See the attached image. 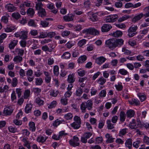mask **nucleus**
<instances>
[{
    "instance_id": "nucleus-17",
    "label": "nucleus",
    "mask_w": 149,
    "mask_h": 149,
    "mask_svg": "<svg viewBox=\"0 0 149 149\" xmlns=\"http://www.w3.org/2000/svg\"><path fill=\"white\" fill-rule=\"evenodd\" d=\"M74 74H70L68 76V81L70 83H73L75 81Z\"/></svg>"
},
{
    "instance_id": "nucleus-15",
    "label": "nucleus",
    "mask_w": 149,
    "mask_h": 149,
    "mask_svg": "<svg viewBox=\"0 0 149 149\" xmlns=\"http://www.w3.org/2000/svg\"><path fill=\"white\" fill-rule=\"evenodd\" d=\"M144 16V14L142 13L140 14L135 16L132 19V21L135 23L140 20Z\"/></svg>"
},
{
    "instance_id": "nucleus-28",
    "label": "nucleus",
    "mask_w": 149,
    "mask_h": 149,
    "mask_svg": "<svg viewBox=\"0 0 149 149\" xmlns=\"http://www.w3.org/2000/svg\"><path fill=\"white\" fill-rule=\"evenodd\" d=\"M15 29V26L11 25H8L6 27L5 29V32H9L12 31Z\"/></svg>"
},
{
    "instance_id": "nucleus-47",
    "label": "nucleus",
    "mask_w": 149,
    "mask_h": 149,
    "mask_svg": "<svg viewBox=\"0 0 149 149\" xmlns=\"http://www.w3.org/2000/svg\"><path fill=\"white\" fill-rule=\"evenodd\" d=\"M47 32L41 31L39 33L38 38H44L47 37Z\"/></svg>"
},
{
    "instance_id": "nucleus-31",
    "label": "nucleus",
    "mask_w": 149,
    "mask_h": 149,
    "mask_svg": "<svg viewBox=\"0 0 149 149\" xmlns=\"http://www.w3.org/2000/svg\"><path fill=\"white\" fill-rule=\"evenodd\" d=\"M106 80L103 77L99 78L97 80V83L100 86L103 85L106 82Z\"/></svg>"
},
{
    "instance_id": "nucleus-55",
    "label": "nucleus",
    "mask_w": 149,
    "mask_h": 149,
    "mask_svg": "<svg viewBox=\"0 0 149 149\" xmlns=\"http://www.w3.org/2000/svg\"><path fill=\"white\" fill-rule=\"evenodd\" d=\"M73 120L74 122L80 124H81V119L79 117L77 116H75L73 118Z\"/></svg>"
},
{
    "instance_id": "nucleus-29",
    "label": "nucleus",
    "mask_w": 149,
    "mask_h": 149,
    "mask_svg": "<svg viewBox=\"0 0 149 149\" xmlns=\"http://www.w3.org/2000/svg\"><path fill=\"white\" fill-rule=\"evenodd\" d=\"M23 60V58L22 56L18 55L15 57L13 59V61L16 63H19L21 62Z\"/></svg>"
},
{
    "instance_id": "nucleus-49",
    "label": "nucleus",
    "mask_w": 149,
    "mask_h": 149,
    "mask_svg": "<svg viewBox=\"0 0 149 149\" xmlns=\"http://www.w3.org/2000/svg\"><path fill=\"white\" fill-rule=\"evenodd\" d=\"M138 96L141 102L144 101L146 99V96L143 93H139L138 94Z\"/></svg>"
},
{
    "instance_id": "nucleus-33",
    "label": "nucleus",
    "mask_w": 149,
    "mask_h": 149,
    "mask_svg": "<svg viewBox=\"0 0 149 149\" xmlns=\"http://www.w3.org/2000/svg\"><path fill=\"white\" fill-rule=\"evenodd\" d=\"M81 124L73 122L70 124L71 127L74 129H78L81 127Z\"/></svg>"
},
{
    "instance_id": "nucleus-1",
    "label": "nucleus",
    "mask_w": 149,
    "mask_h": 149,
    "mask_svg": "<svg viewBox=\"0 0 149 149\" xmlns=\"http://www.w3.org/2000/svg\"><path fill=\"white\" fill-rule=\"evenodd\" d=\"M124 40L121 39H109L106 41L107 47L110 48L114 49L117 47H120L123 44Z\"/></svg>"
},
{
    "instance_id": "nucleus-10",
    "label": "nucleus",
    "mask_w": 149,
    "mask_h": 149,
    "mask_svg": "<svg viewBox=\"0 0 149 149\" xmlns=\"http://www.w3.org/2000/svg\"><path fill=\"white\" fill-rule=\"evenodd\" d=\"M86 31L88 33L94 35H98L99 31L94 28H90L86 30Z\"/></svg>"
},
{
    "instance_id": "nucleus-18",
    "label": "nucleus",
    "mask_w": 149,
    "mask_h": 149,
    "mask_svg": "<svg viewBox=\"0 0 149 149\" xmlns=\"http://www.w3.org/2000/svg\"><path fill=\"white\" fill-rule=\"evenodd\" d=\"M88 15L90 16V19L91 21L93 22H95L97 21V14L96 13L92 14L91 12H88Z\"/></svg>"
},
{
    "instance_id": "nucleus-57",
    "label": "nucleus",
    "mask_w": 149,
    "mask_h": 149,
    "mask_svg": "<svg viewBox=\"0 0 149 149\" xmlns=\"http://www.w3.org/2000/svg\"><path fill=\"white\" fill-rule=\"evenodd\" d=\"M56 101H53L51 103L48 104V108L50 109L54 108L56 106Z\"/></svg>"
},
{
    "instance_id": "nucleus-11",
    "label": "nucleus",
    "mask_w": 149,
    "mask_h": 149,
    "mask_svg": "<svg viewBox=\"0 0 149 149\" xmlns=\"http://www.w3.org/2000/svg\"><path fill=\"white\" fill-rule=\"evenodd\" d=\"M112 27L110 24H105L102 26L101 30L103 32H107L109 31Z\"/></svg>"
},
{
    "instance_id": "nucleus-61",
    "label": "nucleus",
    "mask_w": 149,
    "mask_h": 149,
    "mask_svg": "<svg viewBox=\"0 0 149 149\" xmlns=\"http://www.w3.org/2000/svg\"><path fill=\"white\" fill-rule=\"evenodd\" d=\"M12 17L16 19H18L20 17V15L18 12H14L12 13Z\"/></svg>"
},
{
    "instance_id": "nucleus-9",
    "label": "nucleus",
    "mask_w": 149,
    "mask_h": 149,
    "mask_svg": "<svg viewBox=\"0 0 149 149\" xmlns=\"http://www.w3.org/2000/svg\"><path fill=\"white\" fill-rule=\"evenodd\" d=\"M73 87L72 84L68 85L67 88V91L65 93V97H69L72 94V92L71 91L72 88Z\"/></svg>"
},
{
    "instance_id": "nucleus-50",
    "label": "nucleus",
    "mask_w": 149,
    "mask_h": 149,
    "mask_svg": "<svg viewBox=\"0 0 149 149\" xmlns=\"http://www.w3.org/2000/svg\"><path fill=\"white\" fill-rule=\"evenodd\" d=\"M43 4L41 2H38L36 4V8L37 10H39L43 8H42Z\"/></svg>"
},
{
    "instance_id": "nucleus-3",
    "label": "nucleus",
    "mask_w": 149,
    "mask_h": 149,
    "mask_svg": "<svg viewBox=\"0 0 149 149\" xmlns=\"http://www.w3.org/2000/svg\"><path fill=\"white\" fill-rule=\"evenodd\" d=\"M138 29L137 26L134 25L130 26L128 30V35L129 37H132L135 35L137 33L136 30Z\"/></svg>"
},
{
    "instance_id": "nucleus-12",
    "label": "nucleus",
    "mask_w": 149,
    "mask_h": 149,
    "mask_svg": "<svg viewBox=\"0 0 149 149\" xmlns=\"http://www.w3.org/2000/svg\"><path fill=\"white\" fill-rule=\"evenodd\" d=\"M105 136L106 139V142L107 143H112L114 141L115 139L112 137L111 135L108 133H107L106 134Z\"/></svg>"
},
{
    "instance_id": "nucleus-25",
    "label": "nucleus",
    "mask_w": 149,
    "mask_h": 149,
    "mask_svg": "<svg viewBox=\"0 0 149 149\" xmlns=\"http://www.w3.org/2000/svg\"><path fill=\"white\" fill-rule=\"evenodd\" d=\"M65 123V121L64 120H60L58 119L55 120L53 123V125L55 127H57L61 123Z\"/></svg>"
},
{
    "instance_id": "nucleus-48",
    "label": "nucleus",
    "mask_w": 149,
    "mask_h": 149,
    "mask_svg": "<svg viewBox=\"0 0 149 149\" xmlns=\"http://www.w3.org/2000/svg\"><path fill=\"white\" fill-rule=\"evenodd\" d=\"M130 17L129 15H125L122 17L119 18L118 19V21L119 22H122Z\"/></svg>"
},
{
    "instance_id": "nucleus-27",
    "label": "nucleus",
    "mask_w": 149,
    "mask_h": 149,
    "mask_svg": "<svg viewBox=\"0 0 149 149\" xmlns=\"http://www.w3.org/2000/svg\"><path fill=\"white\" fill-rule=\"evenodd\" d=\"M125 144L126 146L129 149L132 148V141L131 139H128L126 141Z\"/></svg>"
},
{
    "instance_id": "nucleus-16",
    "label": "nucleus",
    "mask_w": 149,
    "mask_h": 149,
    "mask_svg": "<svg viewBox=\"0 0 149 149\" xmlns=\"http://www.w3.org/2000/svg\"><path fill=\"white\" fill-rule=\"evenodd\" d=\"M47 138L45 136L40 135L37 137L36 140L39 143H43L46 141Z\"/></svg>"
},
{
    "instance_id": "nucleus-34",
    "label": "nucleus",
    "mask_w": 149,
    "mask_h": 149,
    "mask_svg": "<svg viewBox=\"0 0 149 149\" xmlns=\"http://www.w3.org/2000/svg\"><path fill=\"white\" fill-rule=\"evenodd\" d=\"M120 120L122 122H123L126 118V116L125 112L123 111H121L120 114Z\"/></svg>"
},
{
    "instance_id": "nucleus-45",
    "label": "nucleus",
    "mask_w": 149,
    "mask_h": 149,
    "mask_svg": "<svg viewBox=\"0 0 149 149\" xmlns=\"http://www.w3.org/2000/svg\"><path fill=\"white\" fill-rule=\"evenodd\" d=\"M86 39H82L79 40L77 43L78 46L79 47H82L86 43Z\"/></svg>"
},
{
    "instance_id": "nucleus-64",
    "label": "nucleus",
    "mask_w": 149,
    "mask_h": 149,
    "mask_svg": "<svg viewBox=\"0 0 149 149\" xmlns=\"http://www.w3.org/2000/svg\"><path fill=\"white\" fill-rule=\"evenodd\" d=\"M143 10L146 13L144 15L146 17H148L149 16V6L145 7L144 9Z\"/></svg>"
},
{
    "instance_id": "nucleus-6",
    "label": "nucleus",
    "mask_w": 149,
    "mask_h": 149,
    "mask_svg": "<svg viewBox=\"0 0 149 149\" xmlns=\"http://www.w3.org/2000/svg\"><path fill=\"white\" fill-rule=\"evenodd\" d=\"M21 141L23 143V146L26 147L28 149H31V142L29 141L28 138L23 137Z\"/></svg>"
},
{
    "instance_id": "nucleus-24",
    "label": "nucleus",
    "mask_w": 149,
    "mask_h": 149,
    "mask_svg": "<svg viewBox=\"0 0 149 149\" xmlns=\"http://www.w3.org/2000/svg\"><path fill=\"white\" fill-rule=\"evenodd\" d=\"M86 104L87 109L89 110H91L92 108L93 105V101L91 100H88L86 102Z\"/></svg>"
},
{
    "instance_id": "nucleus-46",
    "label": "nucleus",
    "mask_w": 149,
    "mask_h": 149,
    "mask_svg": "<svg viewBox=\"0 0 149 149\" xmlns=\"http://www.w3.org/2000/svg\"><path fill=\"white\" fill-rule=\"evenodd\" d=\"M84 7L86 9L89 8L91 5V2L89 0L85 1L84 3Z\"/></svg>"
},
{
    "instance_id": "nucleus-2",
    "label": "nucleus",
    "mask_w": 149,
    "mask_h": 149,
    "mask_svg": "<svg viewBox=\"0 0 149 149\" xmlns=\"http://www.w3.org/2000/svg\"><path fill=\"white\" fill-rule=\"evenodd\" d=\"M28 31H21L16 33L15 36L17 38H19L24 40H26L27 38Z\"/></svg>"
},
{
    "instance_id": "nucleus-4",
    "label": "nucleus",
    "mask_w": 149,
    "mask_h": 149,
    "mask_svg": "<svg viewBox=\"0 0 149 149\" xmlns=\"http://www.w3.org/2000/svg\"><path fill=\"white\" fill-rule=\"evenodd\" d=\"M118 18L117 15H113L106 17L104 19V21L107 22H113L116 21Z\"/></svg>"
},
{
    "instance_id": "nucleus-54",
    "label": "nucleus",
    "mask_w": 149,
    "mask_h": 149,
    "mask_svg": "<svg viewBox=\"0 0 149 149\" xmlns=\"http://www.w3.org/2000/svg\"><path fill=\"white\" fill-rule=\"evenodd\" d=\"M115 86L116 90L118 91H121L123 89V87L121 83H118L115 85Z\"/></svg>"
},
{
    "instance_id": "nucleus-40",
    "label": "nucleus",
    "mask_w": 149,
    "mask_h": 149,
    "mask_svg": "<svg viewBox=\"0 0 149 149\" xmlns=\"http://www.w3.org/2000/svg\"><path fill=\"white\" fill-rule=\"evenodd\" d=\"M122 32L120 31H117L116 32L111 33L113 36L116 37L121 36L122 35Z\"/></svg>"
},
{
    "instance_id": "nucleus-8",
    "label": "nucleus",
    "mask_w": 149,
    "mask_h": 149,
    "mask_svg": "<svg viewBox=\"0 0 149 149\" xmlns=\"http://www.w3.org/2000/svg\"><path fill=\"white\" fill-rule=\"evenodd\" d=\"M5 8L9 12H13L17 8L15 7L13 4L10 3L7 4L5 6Z\"/></svg>"
},
{
    "instance_id": "nucleus-20",
    "label": "nucleus",
    "mask_w": 149,
    "mask_h": 149,
    "mask_svg": "<svg viewBox=\"0 0 149 149\" xmlns=\"http://www.w3.org/2000/svg\"><path fill=\"white\" fill-rule=\"evenodd\" d=\"M32 108V105L30 103L26 104L25 108V111L26 113H30Z\"/></svg>"
},
{
    "instance_id": "nucleus-32",
    "label": "nucleus",
    "mask_w": 149,
    "mask_h": 149,
    "mask_svg": "<svg viewBox=\"0 0 149 149\" xmlns=\"http://www.w3.org/2000/svg\"><path fill=\"white\" fill-rule=\"evenodd\" d=\"M127 132V129L126 128L121 129L120 131L118 134V136L120 137H122L125 135Z\"/></svg>"
},
{
    "instance_id": "nucleus-42",
    "label": "nucleus",
    "mask_w": 149,
    "mask_h": 149,
    "mask_svg": "<svg viewBox=\"0 0 149 149\" xmlns=\"http://www.w3.org/2000/svg\"><path fill=\"white\" fill-rule=\"evenodd\" d=\"M106 122L107 124V127L109 130H111L114 128L113 125L112 124L110 120H107Z\"/></svg>"
},
{
    "instance_id": "nucleus-5",
    "label": "nucleus",
    "mask_w": 149,
    "mask_h": 149,
    "mask_svg": "<svg viewBox=\"0 0 149 149\" xmlns=\"http://www.w3.org/2000/svg\"><path fill=\"white\" fill-rule=\"evenodd\" d=\"M69 143L71 146L74 147L79 146L80 145L79 138L76 136H74L72 139L70 140Z\"/></svg>"
},
{
    "instance_id": "nucleus-43",
    "label": "nucleus",
    "mask_w": 149,
    "mask_h": 149,
    "mask_svg": "<svg viewBox=\"0 0 149 149\" xmlns=\"http://www.w3.org/2000/svg\"><path fill=\"white\" fill-rule=\"evenodd\" d=\"M15 52L17 53L18 55L22 56L24 54V51L22 49L16 48L15 49Z\"/></svg>"
},
{
    "instance_id": "nucleus-39",
    "label": "nucleus",
    "mask_w": 149,
    "mask_h": 149,
    "mask_svg": "<svg viewBox=\"0 0 149 149\" xmlns=\"http://www.w3.org/2000/svg\"><path fill=\"white\" fill-rule=\"evenodd\" d=\"M9 17V15L8 14H6V16L2 17L1 19V22L5 24L7 23L8 22V17Z\"/></svg>"
},
{
    "instance_id": "nucleus-19",
    "label": "nucleus",
    "mask_w": 149,
    "mask_h": 149,
    "mask_svg": "<svg viewBox=\"0 0 149 149\" xmlns=\"http://www.w3.org/2000/svg\"><path fill=\"white\" fill-rule=\"evenodd\" d=\"M43 72L45 76V81L47 83H49L51 80L50 75L49 74V73L47 72L44 71Z\"/></svg>"
},
{
    "instance_id": "nucleus-59",
    "label": "nucleus",
    "mask_w": 149,
    "mask_h": 149,
    "mask_svg": "<svg viewBox=\"0 0 149 149\" xmlns=\"http://www.w3.org/2000/svg\"><path fill=\"white\" fill-rule=\"evenodd\" d=\"M22 134L23 135L24 137L25 136H26V137H28L29 135L30 134V132L27 129H24L22 130Z\"/></svg>"
},
{
    "instance_id": "nucleus-7",
    "label": "nucleus",
    "mask_w": 149,
    "mask_h": 149,
    "mask_svg": "<svg viewBox=\"0 0 149 149\" xmlns=\"http://www.w3.org/2000/svg\"><path fill=\"white\" fill-rule=\"evenodd\" d=\"M13 107L11 106L6 107L4 109L3 114L6 116H10L13 113Z\"/></svg>"
},
{
    "instance_id": "nucleus-56",
    "label": "nucleus",
    "mask_w": 149,
    "mask_h": 149,
    "mask_svg": "<svg viewBox=\"0 0 149 149\" xmlns=\"http://www.w3.org/2000/svg\"><path fill=\"white\" fill-rule=\"evenodd\" d=\"M53 72L54 75L58 76L59 74V67L58 66L56 65L54 67Z\"/></svg>"
},
{
    "instance_id": "nucleus-58",
    "label": "nucleus",
    "mask_w": 149,
    "mask_h": 149,
    "mask_svg": "<svg viewBox=\"0 0 149 149\" xmlns=\"http://www.w3.org/2000/svg\"><path fill=\"white\" fill-rule=\"evenodd\" d=\"M53 49L52 47L49 49V48L46 45L43 46L42 47V49L45 52L48 51L50 52L52 51Z\"/></svg>"
},
{
    "instance_id": "nucleus-44",
    "label": "nucleus",
    "mask_w": 149,
    "mask_h": 149,
    "mask_svg": "<svg viewBox=\"0 0 149 149\" xmlns=\"http://www.w3.org/2000/svg\"><path fill=\"white\" fill-rule=\"evenodd\" d=\"M39 15L42 17L45 16L46 15V12L45 10L43 8L38 10Z\"/></svg>"
},
{
    "instance_id": "nucleus-23",
    "label": "nucleus",
    "mask_w": 149,
    "mask_h": 149,
    "mask_svg": "<svg viewBox=\"0 0 149 149\" xmlns=\"http://www.w3.org/2000/svg\"><path fill=\"white\" fill-rule=\"evenodd\" d=\"M126 113L127 117L130 118L134 116L135 112L132 109H129L127 111Z\"/></svg>"
},
{
    "instance_id": "nucleus-62",
    "label": "nucleus",
    "mask_w": 149,
    "mask_h": 149,
    "mask_svg": "<svg viewBox=\"0 0 149 149\" xmlns=\"http://www.w3.org/2000/svg\"><path fill=\"white\" fill-rule=\"evenodd\" d=\"M106 94V90L105 89L102 90L99 94V96L101 97H104Z\"/></svg>"
},
{
    "instance_id": "nucleus-14",
    "label": "nucleus",
    "mask_w": 149,
    "mask_h": 149,
    "mask_svg": "<svg viewBox=\"0 0 149 149\" xmlns=\"http://www.w3.org/2000/svg\"><path fill=\"white\" fill-rule=\"evenodd\" d=\"M106 60V59L105 57L101 56L96 58L95 62L97 64L101 65L104 63Z\"/></svg>"
},
{
    "instance_id": "nucleus-38",
    "label": "nucleus",
    "mask_w": 149,
    "mask_h": 149,
    "mask_svg": "<svg viewBox=\"0 0 149 149\" xmlns=\"http://www.w3.org/2000/svg\"><path fill=\"white\" fill-rule=\"evenodd\" d=\"M129 103L131 105L135 104L136 105H138L140 104L139 101L135 99H132V100L129 101Z\"/></svg>"
},
{
    "instance_id": "nucleus-52",
    "label": "nucleus",
    "mask_w": 149,
    "mask_h": 149,
    "mask_svg": "<svg viewBox=\"0 0 149 149\" xmlns=\"http://www.w3.org/2000/svg\"><path fill=\"white\" fill-rule=\"evenodd\" d=\"M119 72L121 74L124 75L129 74V72L127 71L124 68L120 69L119 70Z\"/></svg>"
},
{
    "instance_id": "nucleus-35",
    "label": "nucleus",
    "mask_w": 149,
    "mask_h": 149,
    "mask_svg": "<svg viewBox=\"0 0 149 149\" xmlns=\"http://www.w3.org/2000/svg\"><path fill=\"white\" fill-rule=\"evenodd\" d=\"M87 59V57L86 55H84L80 56L78 59L79 63H83Z\"/></svg>"
},
{
    "instance_id": "nucleus-51",
    "label": "nucleus",
    "mask_w": 149,
    "mask_h": 149,
    "mask_svg": "<svg viewBox=\"0 0 149 149\" xmlns=\"http://www.w3.org/2000/svg\"><path fill=\"white\" fill-rule=\"evenodd\" d=\"M50 91V95L54 97H56L58 93V91L56 90H51Z\"/></svg>"
},
{
    "instance_id": "nucleus-53",
    "label": "nucleus",
    "mask_w": 149,
    "mask_h": 149,
    "mask_svg": "<svg viewBox=\"0 0 149 149\" xmlns=\"http://www.w3.org/2000/svg\"><path fill=\"white\" fill-rule=\"evenodd\" d=\"M30 93V90L29 89L25 90L24 94V98L27 99L29 96Z\"/></svg>"
},
{
    "instance_id": "nucleus-26",
    "label": "nucleus",
    "mask_w": 149,
    "mask_h": 149,
    "mask_svg": "<svg viewBox=\"0 0 149 149\" xmlns=\"http://www.w3.org/2000/svg\"><path fill=\"white\" fill-rule=\"evenodd\" d=\"M73 117V114L71 113H68L64 115V118L66 120H71Z\"/></svg>"
},
{
    "instance_id": "nucleus-37",
    "label": "nucleus",
    "mask_w": 149,
    "mask_h": 149,
    "mask_svg": "<svg viewBox=\"0 0 149 149\" xmlns=\"http://www.w3.org/2000/svg\"><path fill=\"white\" fill-rule=\"evenodd\" d=\"M17 97L16 95L15 91L14 90H13L11 95V101L14 102H16Z\"/></svg>"
},
{
    "instance_id": "nucleus-30",
    "label": "nucleus",
    "mask_w": 149,
    "mask_h": 149,
    "mask_svg": "<svg viewBox=\"0 0 149 149\" xmlns=\"http://www.w3.org/2000/svg\"><path fill=\"white\" fill-rule=\"evenodd\" d=\"M29 129L32 132H35L36 129L35 123L33 122H31L29 123Z\"/></svg>"
},
{
    "instance_id": "nucleus-22",
    "label": "nucleus",
    "mask_w": 149,
    "mask_h": 149,
    "mask_svg": "<svg viewBox=\"0 0 149 149\" xmlns=\"http://www.w3.org/2000/svg\"><path fill=\"white\" fill-rule=\"evenodd\" d=\"M130 128L132 129L136 128L138 127V125L134 119H133L129 125Z\"/></svg>"
},
{
    "instance_id": "nucleus-36",
    "label": "nucleus",
    "mask_w": 149,
    "mask_h": 149,
    "mask_svg": "<svg viewBox=\"0 0 149 149\" xmlns=\"http://www.w3.org/2000/svg\"><path fill=\"white\" fill-rule=\"evenodd\" d=\"M87 108L86 102H83L80 105V109L82 112L84 113L86 112V109Z\"/></svg>"
},
{
    "instance_id": "nucleus-63",
    "label": "nucleus",
    "mask_w": 149,
    "mask_h": 149,
    "mask_svg": "<svg viewBox=\"0 0 149 149\" xmlns=\"http://www.w3.org/2000/svg\"><path fill=\"white\" fill-rule=\"evenodd\" d=\"M36 102L39 106L43 105L44 101L41 100L40 98L37 97L36 99Z\"/></svg>"
},
{
    "instance_id": "nucleus-60",
    "label": "nucleus",
    "mask_w": 149,
    "mask_h": 149,
    "mask_svg": "<svg viewBox=\"0 0 149 149\" xmlns=\"http://www.w3.org/2000/svg\"><path fill=\"white\" fill-rule=\"evenodd\" d=\"M40 24L42 27H46L48 26L49 22L46 20L41 21Z\"/></svg>"
},
{
    "instance_id": "nucleus-41",
    "label": "nucleus",
    "mask_w": 149,
    "mask_h": 149,
    "mask_svg": "<svg viewBox=\"0 0 149 149\" xmlns=\"http://www.w3.org/2000/svg\"><path fill=\"white\" fill-rule=\"evenodd\" d=\"M35 80V84L36 86H41L43 83V81L42 78H36Z\"/></svg>"
},
{
    "instance_id": "nucleus-13",
    "label": "nucleus",
    "mask_w": 149,
    "mask_h": 149,
    "mask_svg": "<svg viewBox=\"0 0 149 149\" xmlns=\"http://www.w3.org/2000/svg\"><path fill=\"white\" fill-rule=\"evenodd\" d=\"M74 16L72 15H68L63 16V18L66 22L72 21L74 18Z\"/></svg>"
},
{
    "instance_id": "nucleus-21",
    "label": "nucleus",
    "mask_w": 149,
    "mask_h": 149,
    "mask_svg": "<svg viewBox=\"0 0 149 149\" xmlns=\"http://www.w3.org/2000/svg\"><path fill=\"white\" fill-rule=\"evenodd\" d=\"M18 40H14L11 41L9 45V47L11 49H13L14 48L17 44Z\"/></svg>"
}]
</instances>
